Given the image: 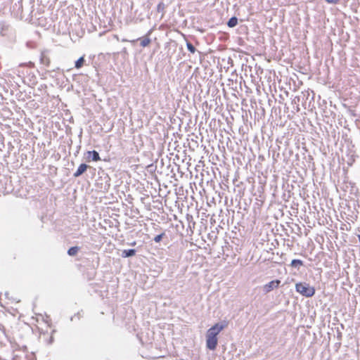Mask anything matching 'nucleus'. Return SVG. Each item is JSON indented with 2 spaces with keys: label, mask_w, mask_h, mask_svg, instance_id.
I'll return each mask as SVG.
<instances>
[{
  "label": "nucleus",
  "mask_w": 360,
  "mask_h": 360,
  "mask_svg": "<svg viewBox=\"0 0 360 360\" xmlns=\"http://www.w3.org/2000/svg\"><path fill=\"white\" fill-rule=\"evenodd\" d=\"M227 324L217 323L209 328L206 333V346L210 350H214L218 345L217 335L226 328Z\"/></svg>",
  "instance_id": "nucleus-1"
},
{
  "label": "nucleus",
  "mask_w": 360,
  "mask_h": 360,
  "mask_svg": "<svg viewBox=\"0 0 360 360\" xmlns=\"http://www.w3.org/2000/svg\"><path fill=\"white\" fill-rule=\"evenodd\" d=\"M37 328L43 333H49L52 327V321L49 316L39 315L37 318Z\"/></svg>",
  "instance_id": "nucleus-2"
},
{
  "label": "nucleus",
  "mask_w": 360,
  "mask_h": 360,
  "mask_svg": "<svg viewBox=\"0 0 360 360\" xmlns=\"http://www.w3.org/2000/svg\"><path fill=\"white\" fill-rule=\"evenodd\" d=\"M296 291L307 297H312L315 294V288L306 283H298L295 285Z\"/></svg>",
  "instance_id": "nucleus-3"
},
{
  "label": "nucleus",
  "mask_w": 360,
  "mask_h": 360,
  "mask_svg": "<svg viewBox=\"0 0 360 360\" xmlns=\"http://www.w3.org/2000/svg\"><path fill=\"white\" fill-rule=\"evenodd\" d=\"M280 283H281L280 280L276 279V280L271 281L264 285V287H263L264 290L266 293H268V292H271L272 290H274V288H277L279 286Z\"/></svg>",
  "instance_id": "nucleus-4"
},
{
  "label": "nucleus",
  "mask_w": 360,
  "mask_h": 360,
  "mask_svg": "<svg viewBox=\"0 0 360 360\" xmlns=\"http://www.w3.org/2000/svg\"><path fill=\"white\" fill-rule=\"evenodd\" d=\"M88 167H89V166L87 165H86L84 163L81 164L78 167L76 172L74 173L73 176L75 177H78V176H81L82 174H84L86 171Z\"/></svg>",
  "instance_id": "nucleus-5"
},
{
  "label": "nucleus",
  "mask_w": 360,
  "mask_h": 360,
  "mask_svg": "<svg viewBox=\"0 0 360 360\" xmlns=\"http://www.w3.org/2000/svg\"><path fill=\"white\" fill-rule=\"evenodd\" d=\"M150 34V32H148V34L145 37L139 39L140 40V44L142 47H146L150 44L151 40L149 38Z\"/></svg>",
  "instance_id": "nucleus-6"
},
{
  "label": "nucleus",
  "mask_w": 360,
  "mask_h": 360,
  "mask_svg": "<svg viewBox=\"0 0 360 360\" xmlns=\"http://www.w3.org/2000/svg\"><path fill=\"white\" fill-rule=\"evenodd\" d=\"M136 250L134 249H129V250H124L122 252V257H129L135 255Z\"/></svg>",
  "instance_id": "nucleus-7"
},
{
  "label": "nucleus",
  "mask_w": 360,
  "mask_h": 360,
  "mask_svg": "<svg viewBox=\"0 0 360 360\" xmlns=\"http://www.w3.org/2000/svg\"><path fill=\"white\" fill-rule=\"evenodd\" d=\"M88 154L91 155L92 160L94 162H98L101 160L98 153L96 150L89 151Z\"/></svg>",
  "instance_id": "nucleus-8"
},
{
  "label": "nucleus",
  "mask_w": 360,
  "mask_h": 360,
  "mask_svg": "<svg viewBox=\"0 0 360 360\" xmlns=\"http://www.w3.org/2000/svg\"><path fill=\"white\" fill-rule=\"evenodd\" d=\"M238 24V19L236 17H232L231 18L228 22H227V25L229 27H235L236 25Z\"/></svg>",
  "instance_id": "nucleus-9"
},
{
  "label": "nucleus",
  "mask_w": 360,
  "mask_h": 360,
  "mask_svg": "<svg viewBox=\"0 0 360 360\" xmlns=\"http://www.w3.org/2000/svg\"><path fill=\"white\" fill-rule=\"evenodd\" d=\"M79 251V248L77 247V246H75V247H72L70 248L68 251V254L70 255V256H75L77 254Z\"/></svg>",
  "instance_id": "nucleus-10"
},
{
  "label": "nucleus",
  "mask_w": 360,
  "mask_h": 360,
  "mask_svg": "<svg viewBox=\"0 0 360 360\" xmlns=\"http://www.w3.org/2000/svg\"><path fill=\"white\" fill-rule=\"evenodd\" d=\"M84 63V57L82 56L80 57L76 62H75V68L77 69H79L82 68Z\"/></svg>",
  "instance_id": "nucleus-11"
},
{
  "label": "nucleus",
  "mask_w": 360,
  "mask_h": 360,
  "mask_svg": "<svg viewBox=\"0 0 360 360\" xmlns=\"http://www.w3.org/2000/svg\"><path fill=\"white\" fill-rule=\"evenodd\" d=\"M302 265H303V262L300 259H293L291 262L292 266H302Z\"/></svg>",
  "instance_id": "nucleus-12"
},
{
  "label": "nucleus",
  "mask_w": 360,
  "mask_h": 360,
  "mask_svg": "<svg viewBox=\"0 0 360 360\" xmlns=\"http://www.w3.org/2000/svg\"><path fill=\"white\" fill-rule=\"evenodd\" d=\"M340 229L342 231H350L351 230V225L349 223L347 224H342L340 226Z\"/></svg>",
  "instance_id": "nucleus-13"
},
{
  "label": "nucleus",
  "mask_w": 360,
  "mask_h": 360,
  "mask_svg": "<svg viewBox=\"0 0 360 360\" xmlns=\"http://www.w3.org/2000/svg\"><path fill=\"white\" fill-rule=\"evenodd\" d=\"M186 46H187L188 50L191 53H194L195 52V48L193 46V45L191 43L188 42L186 44Z\"/></svg>",
  "instance_id": "nucleus-14"
},
{
  "label": "nucleus",
  "mask_w": 360,
  "mask_h": 360,
  "mask_svg": "<svg viewBox=\"0 0 360 360\" xmlns=\"http://www.w3.org/2000/svg\"><path fill=\"white\" fill-rule=\"evenodd\" d=\"M165 236V233L162 232V233L159 234V235H157L155 238H154V241L155 243H160L161 241V240L162 239V238L164 237Z\"/></svg>",
  "instance_id": "nucleus-15"
},
{
  "label": "nucleus",
  "mask_w": 360,
  "mask_h": 360,
  "mask_svg": "<svg viewBox=\"0 0 360 360\" xmlns=\"http://www.w3.org/2000/svg\"><path fill=\"white\" fill-rule=\"evenodd\" d=\"M340 0H326V1L328 4H337Z\"/></svg>",
  "instance_id": "nucleus-16"
},
{
  "label": "nucleus",
  "mask_w": 360,
  "mask_h": 360,
  "mask_svg": "<svg viewBox=\"0 0 360 360\" xmlns=\"http://www.w3.org/2000/svg\"><path fill=\"white\" fill-rule=\"evenodd\" d=\"M164 8V4L162 3H160L158 6V10L163 9Z\"/></svg>",
  "instance_id": "nucleus-17"
},
{
  "label": "nucleus",
  "mask_w": 360,
  "mask_h": 360,
  "mask_svg": "<svg viewBox=\"0 0 360 360\" xmlns=\"http://www.w3.org/2000/svg\"><path fill=\"white\" fill-rule=\"evenodd\" d=\"M122 41L124 42V41H127V39H122Z\"/></svg>",
  "instance_id": "nucleus-18"
},
{
  "label": "nucleus",
  "mask_w": 360,
  "mask_h": 360,
  "mask_svg": "<svg viewBox=\"0 0 360 360\" xmlns=\"http://www.w3.org/2000/svg\"><path fill=\"white\" fill-rule=\"evenodd\" d=\"M358 237H359V242H360V235H359V236H358Z\"/></svg>",
  "instance_id": "nucleus-19"
}]
</instances>
